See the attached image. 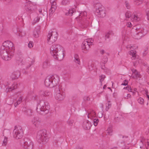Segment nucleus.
<instances>
[{
	"instance_id": "1",
	"label": "nucleus",
	"mask_w": 149,
	"mask_h": 149,
	"mask_svg": "<svg viewBox=\"0 0 149 149\" xmlns=\"http://www.w3.org/2000/svg\"><path fill=\"white\" fill-rule=\"evenodd\" d=\"M50 52L54 58L61 61L63 58V50L62 47L59 45L54 44L50 48Z\"/></svg>"
},
{
	"instance_id": "2",
	"label": "nucleus",
	"mask_w": 149,
	"mask_h": 149,
	"mask_svg": "<svg viewBox=\"0 0 149 149\" xmlns=\"http://www.w3.org/2000/svg\"><path fill=\"white\" fill-rule=\"evenodd\" d=\"M87 15L86 12H81L79 17L76 18L78 22L79 26L81 28L87 27L89 24L90 21L88 20L90 18L86 19Z\"/></svg>"
},
{
	"instance_id": "3",
	"label": "nucleus",
	"mask_w": 149,
	"mask_h": 149,
	"mask_svg": "<svg viewBox=\"0 0 149 149\" xmlns=\"http://www.w3.org/2000/svg\"><path fill=\"white\" fill-rule=\"evenodd\" d=\"M49 109V103L44 100L40 102L37 105L36 110L37 112L40 114L45 115L48 113Z\"/></svg>"
},
{
	"instance_id": "4",
	"label": "nucleus",
	"mask_w": 149,
	"mask_h": 149,
	"mask_svg": "<svg viewBox=\"0 0 149 149\" xmlns=\"http://www.w3.org/2000/svg\"><path fill=\"white\" fill-rule=\"evenodd\" d=\"M59 81L58 77L56 75L48 76L46 78L44 83L46 87L52 88L57 86Z\"/></svg>"
},
{
	"instance_id": "5",
	"label": "nucleus",
	"mask_w": 149,
	"mask_h": 149,
	"mask_svg": "<svg viewBox=\"0 0 149 149\" xmlns=\"http://www.w3.org/2000/svg\"><path fill=\"white\" fill-rule=\"evenodd\" d=\"M36 139L40 143L44 144L46 143L48 140L46 130L43 129L38 131Z\"/></svg>"
},
{
	"instance_id": "6",
	"label": "nucleus",
	"mask_w": 149,
	"mask_h": 149,
	"mask_svg": "<svg viewBox=\"0 0 149 149\" xmlns=\"http://www.w3.org/2000/svg\"><path fill=\"white\" fill-rule=\"evenodd\" d=\"M95 9V14L98 17H103L106 15L105 8L100 3H97L94 4Z\"/></svg>"
},
{
	"instance_id": "7",
	"label": "nucleus",
	"mask_w": 149,
	"mask_h": 149,
	"mask_svg": "<svg viewBox=\"0 0 149 149\" xmlns=\"http://www.w3.org/2000/svg\"><path fill=\"white\" fill-rule=\"evenodd\" d=\"M0 54L2 58L6 61L10 60L13 55L10 51H9L5 47L2 46L1 47Z\"/></svg>"
},
{
	"instance_id": "8",
	"label": "nucleus",
	"mask_w": 149,
	"mask_h": 149,
	"mask_svg": "<svg viewBox=\"0 0 149 149\" xmlns=\"http://www.w3.org/2000/svg\"><path fill=\"white\" fill-rule=\"evenodd\" d=\"M93 40L92 39H88L84 40L82 45V52L84 53H87L90 48V46L93 45Z\"/></svg>"
},
{
	"instance_id": "9",
	"label": "nucleus",
	"mask_w": 149,
	"mask_h": 149,
	"mask_svg": "<svg viewBox=\"0 0 149 149\" xmlns=\"http://www.w3.org/2000/svg\"><path fill=\"white\" fill-rule=\"evenodd\" d=\"M14 138L18 139L22 138L23 135V131L21 127L15 126L13 132Z\"/></svg>"
},
{
	"instance_id": "10",
	"label": "nucleus",
	"mask_w": 149,
	"mask_h": 149,
	"mask_svg": "<svg viewBox=\"0 0 149 149\" xmlns=\"http://www.w3.org/2000/svg\"><path fill=\"white\" fill-rule=\"evenodd\" d=\"M56 94L55 95L56 99L60 101L63 100L65 98V93L62 89L60 86L56 88Z\"/></svg>"
},
{
	"instance_id": "11",
	"label": "nucleus",
	"mask_w": 149,
	"mask_h": 149,
	"mask_svg": "<svg viewBox=\"0 0 149 149\" xmlns=\"http://www.w3.org/2000/svg\"><path fill=\"white\" fill-rule=\"evenodd\" d=\"M58 35L56 32L49 31L47 36V42L51 45L57 39Z\"/></svg>"
},
{
	"instance_id": "12",
	"label": "nucleus",
	"mask_w": 149,
	"mask_h": 149,
	"mask_svg": "<svg viewBox=\"0 0 149 149\" xmlns=\"http://www.w3.org/2000/svg\"><path fill=\"white\" fill-rule=\"evenodd\" d=\"M125 16L126 17L131 18V19L133 21L137 22L139 21L140 19V18L138 16L136 12L134 13L132 15L130 11H128L125 13Z\"/></svg>"
},
{
	"instance_id": "13",
	"label": "nucleus",
	"mask_w": 149,
	"mask_h": 149,
	"mask_svg": "<svg viewBox=\"0 0 149 149\" xmlns=\"http://www.w3.org/2000/svg\"><path fill=\"white\" fill-rule=\"evenodd\" d=\"M137 28L136 30L137 31V33H136L135 36V38L139 39H140L141 37H143L147 33V31H144V29L143 28H141L137 29Z\"/></svg>"
},
{
	"instance_id": "14",
	"label": "nucleus",
	"mask_w": 149,
	"mask_h": 149,
	"mask_svg": "<svg viewBox=\"0 0 149 149\" xmlns=\"http://www.w3.org/2000/svg\"><path fill=\"white\" fill-rule=\"evenodd\" d=\"M23 147L25 149H32L33 144L32 141L28 138H25L24 140Z\"/></svg>"
},
{
	"instance_id": "15",
	"label": "nucleus",
	"mask_w": 149,
	"mask_h": 149,
	"mask_svg": "<svg viewBox=\"0 0 149 149\" xmlns=\"http://www.w3.org/2000/svg\"><path fill=\"white\" fill-rule=\"evenodd\" d=\"M2 46L5 47L7 49H8V50L10 51L13 54L14 51V45L11 42L8 40L5 41L3 43Z\"/></svg>"
},
{
	"instance_id": "16",
	"label": "nucleus",
	"mask_w": 149,
	"mask_h": 149,
	"mask_svg": "<svg viewBox=\"0 0 149 149\" xmlns=\"http://www.w3.org/2000/svg\"><path fill=\"white\" fill-rule=\"evenodd\" d=\"M55 0H51L50 1L52 3V6L49 11V15H52L57 8L56 3L55 1Z\"/></svg>"
},
{
	"instance_id": "17",
	"label": "nucleus",
	"mask_w": 149,
	"mask_h": 149,
	"mask_svg": "<svg viewBox=\"0 0 149 149\" xmlns=\"http://www.w3.org/2000/svg\"><path fill=\"white\" fill-rule=\"evenodd\" d=\"M26 10L29 13H31L35 11L36 9V7L31 3H30L27 4L26 6Z\"/></svg>"
},
{
	"instance_id": "18",
	"label": "nucleus",
	"mask_w": 149,
	"mask_h": 149,
	"mask_svg": "<svg viewBox=\"0 0 149 149\" xmlns=\"http://www.w3.org/2000/svg\"><path fill=\"white\" fill-rule=\"evenodd\" d=\"M91 123L88 120H86L83 122V127L86 130H88L92 126Z\"/></svg>"
},
{
	"instance_id": "19",
	"label": "nucleus",
	"mask_w": 149,
	"mask_h": 149,
	"mask_svg": "<svg viewBox=\"0 0 149 149\" xmlns=\"http://www.w3.org/2000/svg\"><path fill=\"white\" fill-rule=\"evenodd\" d=\"M20 74V72L19 71H14L11 75L10 77L12 80H15L19 77Z\"/></svg>"
},
{
	"instance_id": "20",
	"label": "nucleus",
	"mask_w": 149,
	"mask_h": 149,
	"mask_svg": "<svg viewBox=\"0 0 149 149\" xmlns=\"http://www.w3.org/2000/svg\"><path fill=\"white\" fill-rule=\"evenodd\" d=\"M39 95L42 96H49L51 95V93L47 90H41L39 92Z\"/></svg>"
},
{
	"instance_id": "21",
	"label": "nucleus",
	"mask_w": 149,
	"mask_h": 149,
	"mask_svg": "<svg viewBox=\"0 0 149 149\" xmlns=\"http://www.w3.org/2000/svg\"><path fill=\"white\" fill-rule=\"evenodd\" d=\"M32 123L36 127H38L40 125V122L37 118H34L31 120Z\"/></svg>"
},
{
	"instance_id": "22",
	"label": "nucleus",
	"mask_w": 149,
	"mask_h": 149,
	"mask_svg": "<svg viewBox=\"0 0 149 149\" xmlns=\"http://www.w3.org/2000/svg\"><path fill=\"white\" fill-rule=\"evenodd\" d=\"M84 102L83 103V105L86 106L90 104V98L87 96H85L84 98Z\"/></svg>"
},
{
	"instance_id": "23",
	"label": "nucleus",
	"mask_w": 149,
	"mask_h": 149,
	"mask_svg": "<svg viewBox=\"0 0 149 149\" xmlns=\"http://www.w3.org/2000/svg\"><path fill=\"white\" fill-rule=\"evenodd\" d=\"M95 113L93 110H92L88 112L87 116L88 118H90L91 120H92V118H95Z\"/></svg>"
},
{
	"instance_id": "24",
	"label": "nucleus",
	"mask_w": 149,
	"mask_h": 149,
	"mask_svg": "<svg viewBox=\"0 0 149 149\" xmlns=\"http://www.w3.org/2000/svg\"><path fill=\"white\" fill-rule=\"evenodd\" d=\"M40 31L39 29L36 28L33 31V36L36 38H37L39 36Z\"/></svg>"
},
{
	"instance_id": "25",
	"label": "nucleus",
	"mask_w": 149,
	"mask_h": 149,
	"mask_svg": "<svg viewBox=\"0 0 149 149\" xmlns=\"http://www.w3.org/2000/svg\"><path fill=\"white\" fill-rule=\"evenodd\" d=\"M75 11V9L74 8H71L69 9L67 12H65V15H66L72 16V14L74 13Z\"/></svg>"
},
{
	"instance_id": "26",
	"label": "nucleus",
	"mask_w": 149,
	"mask_h": 149,
	"mask_svg": "<svg viewBox=\"0 0 149 149\" xmlns=\"http://www.w3.org/2000/svg\"><path fill=\"white\" fill-rule=\"evenodd\" d=\"M23 99V96L21 95L19 97L18 99L16 102H15L14 104V106L16 107L19 104L22 102V99Z\"/></svg>"
},
{
	"instance_id": "27",
	"label": "nucleus",
	"mask_w": 149,
	"mask_h": 149,
	"mask_svg": "<svg viewBox=\"0 0 149 149\" xmlns=\"http://www.w3.org/2000/svg\"><path fill=\"white\" fill-rule=\"evenodd\" d=\"M112 127L111 126H110L106 131L105 133L106 135H112Z\"/></svg>"
},
{
	"instance_id": "28",
	"label": "nucleus",
	"mask_w": 149,
	"mask_h": 149,
	"mask_svg": "<svg viewBox=\"0 0 149 149\" xmlns=\"http://www.w3.org/2000/svg\"><path fill=\"white\" fill-rule=\"evenodd\" d=\"M18 85L16 83H14L11 86L9 87H8V91H11L12 90L17 88V87Z\"/></svg>"
},
{
	"instance_id": "29",
	"label": "nucleus",
	"mask_w": 149,
	"mask_h": 149,
	"mask_svg": "<svg viewBox=\"0 0 149 149\" xmlns=\"http://www.w3.org/2000/svg\"><path fill=\"white\" fill-rule=\"evenodd\" d=\"M74 61L77 63L79 64L80 63V59L79 56L77 54H75L74 55Z\"/></svg>"
},
{
	"instance_id": "30",
	"label": "nucleus",
	"mask_w": 149,
	"mask_h": 149,
	"mask_svg": "<svg viewBox=\"0 0 149 149\" xmlns=\"http://www.w3.org/2000/svg\"><path fill=\"white\" fill-rule=\"evenodd\" d=\"M132 76L133 78L134 79H137L138 77H141V75L139 74V73L137 72L132 74Z\"/></svg>"
},
{
	"instance_id": "31",
	"label": "nucleus",
	"mask_w": 149,
	"mask_h": 149,
	"mask_svg": "<svg viewBox=\"0 0 149 149\" xmlns=\"http://www.w3.org/2000/svg\"><path fill=\"white\" fill-rule=\"evenodd\" d=\"M130 54L132 56V59H135L136 58V51L134 50H131L130 52Z\"/></svg>"
},
{
	"instance_id": "32",
	"label": "nucleus",
	"mask_w": 149,
	"mask_h": 149,
	"mask_svg": "<svg viewBox=\"0 0 149 149\" xmlns=\"http://www.w3.org/2000/svg\"><path fill=\"white\" fill-rule=\"evenodd\" d=\"M111 104L110 101H108L107 103L106 104L105 110L107 111H108L109 109L111 107Z\"/></svg>"
},
{
	"instance_id": "33",
	"label": "nucleus",
	"mask_w": 149,
	"mask_h": 149,
	"mask_svg": "<svg viewBox=\"0 0 149 149\" xmlns=\"http://www.w3.org/2000/svg\"><path fill=\"white\" fill-rule=\"evenodd\" d=\"M16 62L18 65H22L23 64V60L21 58H17L16 59Z\"/></svg>"
},
{
	"instance_id": "34",
	"label": "nucleus",
	"mask_w": 149,
	"mask_h": 149,
	"mask_svg": "<svg viewBox=\"0 0 149 149\" xmlns=\"http://www.w3.org/2000/svg\"><path fill=\"white\" fill-rule=\"evenodd\" d=\"M92 123H93L95 126L97 125L98 123L99 122V120L98 119H96L95 118H92Z\"/></svg>"
},
{
	"instance_id": "35",
	"label": "nucleus",
	"mask_w": 149,
	"mask_h": 149,
	"mask_svg": "<svg viewBox=\"0 0 149 149\" xmlns=\"http://www.w3.org/2000/svg\"><path fill=\"white\" fill-rule=\"evenodd\" d=\"M25 114L28 116H31L32 115V110L31 109H28L25 111Z\"/></svg>"
},
{
	"instance_id": "36",
	"label": "nucleus",
	"mask_w": 149,
	"mask_h": 149,
	"mask_svg": "<svg viewBox=\"0 0 149 149\" xmlns=\"http://www.w3.org/2000/svg\"><path fill=\"white\" fill-rule=\"evenodd\" d=\"M8 142V138L6 137H4V138L3 141L2 145L4 146H6Z\"/></svg>"
},
{
	"instance_id": "37",
	"label": "nucleus",
	"mask_w": 149,
	"mask_h": 149,
	"mask_svg": "<svg viewBox=\"0 0 149 149\" xmlns=\"http://www.w3.org/2000/svg\"><path fill=\"white\" fill-rule=\"evenodd\" d=\"M113 33L112 31H109L106 34L105 36L107 38H108L110 35H113Z\"/></svg>"
},
{
	"instance_id": "38",
	"label": "nucleus",
	"mask_w": 149,
	"mask_h": 149,
	"mask_svg": "<svg viewBox=\"0 0 149 149\" xmlns=\"http://www.w3.org/2000/svg\"><path fill=\"white\" fill-rule=\"evenodd\" d=\"M105 76L103 75H101L100 76V82L102 85V81L104 80V78H105Z\"/></svg>"
},
{
	"instance_id": "39",
	"label": "nucleus",
	"mask_w": 149,
	"mask_h": 149,
	"mask_svg": "<svg viewBox=\"0 0 149 149\" xmlns=\"http://www.w3.org/2000/svg\"><path fill=\"white\" fill-rule=\"evenodd\" d=\"M138 102L141 104H144V99L141 97H139L137 100Z\"/></svg>"
},
{
	"instance_id": "40",
	"label": "nucleus",
	"mask_w": 149,
	"mask_h": 149,
	"mask_svg": "<svg viewBox=\"0 0 149 149\" xmlns=\"http://www.w3.org/2000/svg\"><path fill=\"white\" fill-rule=\"evenodd\" d=\"M69 3V0H63L62 2V4L63 5H66L68 4Z\"/></svg>"
},
{
	"instance_id": "41",
	"label": "nucleus",
	"mask_w": 149,
	"mask_h": 149,
	"mask_svg": "<svg viewBox=\"0 0 149 149\" xmlns=\"http://www.w3.org/2000/svg\"><path fill=\"white\" fill-rule=\"evenodd\" d=\"M125 4L126 8L128 9H130L131 8V6L130 3L127 1H126L125 2Z\"/></svg>"
},
{
	"instance_id": "42",
	"label": "nucleus",
	"mask_w": 149,
	"mask_h": 149,
	"mask_svg": "<svg viewBox=\"0 0 149 149\" xmlns=\"http://www.w3.org/2000/svg\"><path fill=\"white\" fill-rule=\"evenodd\" d=\"M49 63L48 62V61H46L44 62L43 64V67L44 68H47Z\"/></svg>"
},
{
	"instance_id": "43",
	"label": "nucleus",
	"mask_w": 149,
	"mask_h": 149,
	"mask_svg": "<svg viewBox=\"0 0 149 149\" xmlns=\"http://www.w3.org/2000/svg\"><path fill=\"white\" fill-rule=\"evenodd\" d=\"M40 19V17L38 16L36 18L34 19V23H35L39 21Z\"/></svg>"
},
{
	"instance_id": "44",
	"label": "nucleus",
	"mask_w": 149,
	"mask_h": 149,
	"mask_svg": "<svg viewBox=\"0 0 149 149\" xmlns=\"http://www.w3.org/2000/svg\"><path fill=\"white\" fill-rule=\"evenodd\" d=\"M128 83V81L127 80L125 79L124 80V83H122L121 85H123L124 86H126L127 85Z\"/></svg>"
},
{
	"instance_id": "45",
	"label": "nucleus",
	"mask_w": 149,
	"mask_h": 149,
	"mask_svg": "<svg viewBox=\"0 0 149 149\" xmlns=\"http://www.w3.org/2000/svg\"><path fill=\"white\" fill-rule=\"evenodd\" d=\"M56 69L58 70H61L62 69V67L61 65H58L56 66Z\"/></svg>"
},
{
	"instance_id": "46",
	"label": "nucleus",
	"mask_w": 149,
	"mask_h": 149,
	"mask_svg": "<svg viewBox=\"0 0 149 149\" xmlns=\"http://www.w3.org/2000/svg\"><path fill=\"white\" fill-rule=\"evenodd\" d=\"M125 88L129 92H132L131 88L130 87H129L128 86H127L125 88Z\"/></svg>"
},
{
	"instance_id": "47",
	"label": "nucleus",
	"mask_w": 149,
	"mask_h": 149,
	"mask_svg": "<svg viewBox=\"0 0 149 149\" xmlns=\"http://www.w3.org/2000/svg\"><path fill=\"white\" fill-rule=\"evenodd\" d=\"M32 43L33 42H32L30 41L29 42V43L28 44V46L29 48H31L33 47L32 45Z\"/></svg>"
},
{
	"instance_id": "48",
	"label": "nucleus",
	"mask_w": 149,
	"mask_h": 149,
	"mask_svg": "<svg viewBox=\"0 0 149 149\" xmlns=\"http://www.w3.org/2000/svg\"><path fill=\"white\" fill-rule=\"evenodd\" d=\"M146 13L147 16V19L149 20V10H146Z\"/></svg>"
},
{
	"instance_id": "49",
	"label": "nucleus",
	"mask_w": 149,
	"mask_h": 149,
	"mask_svg": "<svg viewBox=\"0 0 149 149\" xmlns=\"http://www.w3.org/2000/svg\"><path fill=\"white\" fill-rule=\"evenodd\" d=\"M73 123V120H70L68 121V123L70 125H72Z\"/></svg>"
},
{
	"instance_id": "50",
	"label": "nucleus",
	"mask_w": 149,
	"mask_h": 149,
	"mask_svg": "<svg viewBox=\"0 0 149 149\" xmlns=\"http://www.w3.org/2000/svg\"><path fill=\"white\" fill-rule=\"evenodd\" d=\"M126 48L128 49H133V47L131 46V45H128L126 47Z\"/></svg>"
},
{
	"instance_id": "51",
	"label": "nucleus",
	"mask_w": 149,
	"mask_h": 149,
	"mask_svg": "<svg viewBox=\"0 0 149 149\" xmlns=\"http://www.w3.org/2000/svg\"><path fill=\"white\" fill-rule=\"evenodd\" d=\"M108 61L107 58H106L102 61V63L104 64L106 63Z\"/></svg>"
},
{
	"instance_id": "52",
	"label": "nucleus",
	"mask_w": 149,
	"mask_h": 149,
	"mask_svg": "<svg viewBox=\"0 0 149 149\" xmlns=\"http://www.w3.org/2000/svg\"><path fill=\"white\" fill-rule=\"evenodd\" d=\"M127 26L128 27H131L132 26V25L130 22H129L127 24Z\"/></svg>"
},
{
	"instance_id": "53",
	"label": "nucleus",
	"mask_w": 149,
	"mask_h": 149,
	"mask_svg": "<svg viewBox=\"0 0 149 149\" xmlns=\"http://www.w3.org/2000/svg\"><path fill=\"white\" fill-rule=\"evenodd\" d=\"M134 1H139L138 2L136 3V4L137 5H139V4H140L141 2V0H134Z\"/></svg>"
},
{
	"instance_id": "54",
	"label": "nucleus",
	"mask_w": 149,
	"mask_h": 149,
	"mask_svg": "<svg viewBox=\"0 0 149 149\" xmlns=\"http://www.w3.org/2000/svg\"><path fill=\"white\" fill-rule=\"evenodd\" d=\"M131 70L132 72V74L134 73V72L135 73L137 72L136 70V69H134V68H132Z\"/></svg>"
},
{
	"instance_id": "55",
	"label": "nucleus",
	"mask_w": 149,
	"mask_h": 149,
	"mask_svg": "<svg viewBox=\"0 0 149 149\" xmlns=\"http://www.w3.org/2000/svg\"><path fill=\"white\" fill-rule=\"evenodd\" d=\"M101 68L102 69H103L104 70V71H105L106 70V67H105V66L104 65H102L101 66Z\"/></svg>"
},
{
	"instance_id": "56",
	"label": "nucleus",
	"mask_w": 149,
	"mask_h": 149,
	"mask_svg": "<svg viewBox=\"0 0 149 149\" xmlns=\"http://www.w3.org/2000/svg\"><path fill=\"white\" fill-rule=\"evenodd\" d=\"M148 92L146 91V95L147 98H148V100H149V95L148 94Z\"/></svg>"
},
{
	"instance_id": "57",
	"label": "nucleus",
	"mask_w": 149,
	"mask_h": 149,
	"mask_svg": "<svg viewBox=\"0 0 149 149\" xmlns=\"http://www.w3.org/2000/svg\"><path fill=\"white\" fill-rule=\"evenodd\" d=\"M147 144L148 145V146L146 147V149H149V141L147 142Z\"/></svg>"
},
{
	"instance_id": "58",
	"label": "nucleus",
	"mask_w": 149,
	"mask_h": 149,
	"mask_svg": "<svg viewBox=\"0 0 149 149\" xmlns=\"http://www.w3.org/2000/svg\"><path fill=\"white\" fill-rule=\"evenodd\" d=\"M131 96V95H130L129 94H127V98H126L127 99L128 98H129V97H130Z\"/></svg>"
},
{
	"instance_id": "59",
	"label": "nucleus",
	"mask_w": 149,
	"mask_h": 149,
	"mask_svg": "<svg viewBox=\"0 0 149 149\" xmlns=\"http://www.w3.org/2000/svg\"><path fill=\"white\" fill-rule=\"evenodd\" d=\"M101 54H103L104 53V50H102L100 51Z\"/></svg>"
},
{
	"instance_id": "60",
	"label": "nucleus",
	"mask_w": 149,
	"mask_h": 149,
	"mask_svg": "<svg viewBox=\"0 0 149 149\" xmlns=\"http://www.w3.org/2000/svg\"><path fill=\"white\" fill-rule=\"evenodd\" d=\"M33 62L32 61L31 62V64H29V65L27 66V68H29V67H30L31 66V65H32L33 64Z\"/></svg>"
},
{
	"instance_id": "61",
	"label": "nucleus",
	"mask_w": 149,
	"mask_h": 149,
	"mask_svg": "<svg viewBox=\"0 0 149 149\" xmlns=\"http://www.w3.org/2000/svg\"><path fill=\"white\" fill-rule=\"evenodd\" d=\"M39 12L40 13H42V9H39Z\"/></svg>"
},
{
	"instance_id": "62",
	"label": "nucleus",
	"mask_w": 149,
	"mask_h": 149,
	"mask_svg": "<svg viewBox=\"0 0 149 149\" xmlns=\"http://www.w3.org/2000/svg\"><path fill=\"white\" fill-rule=\"evenodd\" d=\"M106 85H104L103 87V88L104 89H105L106 87Z\"/></svg>"
},
{
	"instance_id": "63",
	"label": "nucleus",
	"mask_w": 149,
	"mask_h": 149,
	"mask_svg": "<svg viewBox=\"0 0 149 149\" xmlns=\"http://www.w3.org/2000/svg\"><path fill=\"white\" fill-rule=\"evenodd\" d=\"M128 138V136H123V138Z\"/></svg>"
},
{
	"instance_id": "64",
	"label": "nucleus",
	"mask_w": 149,
	"mask_h": 149,
	"mask_svg": "<svg viewBox=\"0 0 149 149\" xmlns=\"http://www.w3.org/2000/svg\"><path fill=\"white\" fill-rule=\"evenodd\" d=\"M133 65L134 66H136V63L135 62H133Z\"/></svg>"
}]
</instances>
